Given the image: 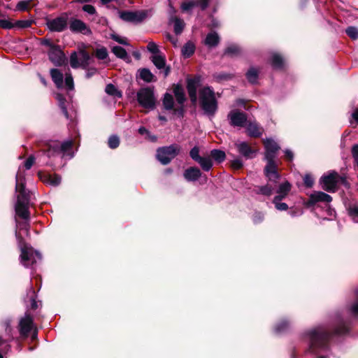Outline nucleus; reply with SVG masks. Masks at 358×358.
<instances>
[{
    "instance_id": "16",
    "label": "nucleus",
    "mask_w": 358,
    "mask_h": 358,
    "mask_svg": "<svg viewBox=\"0 0 358 358\" xmlns=\"http://www.w3.org/2000/svg\"><path fill=\"white\" fill-rule=\"evenodd\" d=\"M180 146L178 144H172L169 146L159 147L157 150L155 157H176L180 155Z\"/></svg>"
},
{
    "instance_id": "52",
    "label": "nucleus",
    "mask_w": 358,
    "mask_h": 358,
    "mask_svg": "<svg viewBox=\"0 0 358 358\" xmlns=\"http://www.w3.org/2000/svg\"><path fill=\"white\" fill-rule=\"evenodd\" d=\"M195 6L200 8L201 10H205L210 4V0H194Z\"/></svg>"
},
{
    "instance_id": "46",
    "label": "nucleus",
    "mask_w": 358,
    "mask_h": 358,
    "mask_svg": "<svg viewBox=\"0 0 358 358\" xmlns=\"http://www.w3.org/2000/svg\"><path fill=\"white\" fill-rule=\"evenodd\" d=\"M70 65L73 69H77L80 66V62H79L77 53L75 51L70 55Z\"/></svg>"
},
{
    "instance_id": "11",
    "label": "nucleus",
    "mask_w": 358,
    "mask_h": 358,
    "mask_svg": "<svg viewBox=\"0 0 358 358\" xmlns=\"http://www.w3.org/2000/svg\"><path fill=\"white\" fill-rule=\"evenodd\" d=\"M119 17L123 21L138 24L142 22L146 18L147 11L122 10L119 11Z\"/></svg>"
},
{
    "instance_id": "37",
    "label": "nucleus",
    "mask_w": 358,
    "mask_h": 358,
    "mask_svg": "<svg viewBox=\"0 0 358 358\" xmlns=\"http://www.w3.org/2000/svg\"><path fill=\"white\" fill-rule=\"evenodd\" d=\"M274 189V187H272L271 185H266L264 186H258L256 189V192L258 194H261L262 195L265 196H270L273 191Z\"/></svg>"
},
{
    "instance_id": "6",
    "label": "nucleus",
    "mask_w": 358,
    "mask_h": 358,
    "mask_svg": "<svg viewBox=\"0 0 358 358\" xmlns=\"http://www.w3.org/2000/svg\"><path fill=\"white\" fill-rule=\"evenodd\" d=\"M137 101L143 108L154 109L156 106V99L153 89L150 87L141 88L137 92Z\"/></svg>"
},
{
    "instance_id": "51",
    "label": "nucleus",
    "mask_w": 358,
    "mask_h": 358,
    "mask_svg": "<svg viewBox=\"0 0 358 358\" xmlns=\"http://www.w3.org/2000/svg\"><path fill=\"white\" fill-rule=\"evenodd\" d=\"M348 331V326L341 321H338V327L335 329V334H345Z\"/></svg>"
},
{
    "instance_id": "27",
    "label": "nucleus",
    "mask_w": 358,
    "mask_h": 358,
    "mask_svg": "<svg viewBox=\"0 0 358 358\" xmlns=\"http://www.w3.org/2000/svg\"><path fill=\"white\" fill-rule=\"evenodd\" d=\"M271 64L273 69H282L285 65V61L282 56L278 53H273L271 58Z\"/></svg>"
},
{
    "instance_id": "43",
    "label": "nucleus",
    "mask_w": 358,
    "mask_h": 358,
    "mask_svg": "<svg viewBox=\"0 0 358 358\" xmlns=\"http://www.w3.org/2000/svg\"><path fill=\"white\" fill-rule=\"evenodd\" d=\"M214 79L218 82L220 83L222 81L229 80L232 78V76L229 73H215L213 75Z\"/></svg>"
},
{
    "instance_id": "60",
    "label": "nucleus",
    "mask_w": 358,
    "mask_h": 358,
    "mask_svg": "<svg viewBox=\"0 0 358 358\" xmlns=\"http://www.w3.org/2000/svg\"><path fill=\"white\" fill-rule=\"evenodd\" d=\"M350 311L351 314L354 315H358V294L357 296L356 301L354 302L350 308Z\"/></svg>"
},
{
    "instance_id": "55",
    "label": "nucleus",
    "mask_w": 358,
    "mask_h": 358,
    "mask_svg": "<svg viewBox=\"0 0 358 358\" xmlns=\"http://www.w3.org/2000/svg\"><path fill=\"white\" fill-rule=\"evenodd\" d=\"M303 182L306 187H312L314 184V178L310 174H306L303 177Z\"/></svg>"
},
{
    "instance_id": "48",
    "label": "nucleus",
    "mask_w": 358,
    "mask_h": 358,
    "mask_svg": "<svg viewBox=\"0 0 358 358\" xmlns=\"http://www.w3.org/2000/svg\"><path fill=\"white\" fill-rule=\"evenodd\" d=\"M243 164V158H233V159L230 161L231 168L236 170L242 168Z\"/></svg>"
},
{
    "instance_id": "2",
    "label": "nucleus",
    "mask_w": 358,
    "mask_h": 358,
    "mask_svg": "<svg viewBox=\"0 0 358 358\" xmlns=\"http://www.w3.org/2000/svg\"><path fill=\"white\" fill-rule=\"evenodd\" d=\"M199 104L204 114L214 116L218 110V101L213 89L204 86L199 91Z\"/></svg>"
},
{
    "instance_id": "38",
    "label": "nucleus",
    "mask_w": 358,
    "mask_h": 358,
    "mask_svg": "<svg viewBox=\"0 0 358 358\" xmlns=\"http://www.w3.org/2000/svg\"><path fill=\"white\" fill-rule=\"evenodd\" d=\"M241 49L238 45H231L225 49L224 55H229L230 57H234L239 55Z\"/></svg>"
},
{
    "instance_id": "24",
    "label": "nucleus",
    "mask_w": 358,
    "mask_h": 358,
    "mask_svg": "<svg viewBox=\"0 0 358 358\" xmlns=\"http://www.w3.org/2000/svg\"><path fill=\"white\" fill-rule=\"evenodd\" d=\"M259 70L255 67L251 66L245 73V77L249 83L256 85L258 83Z\"/></svg>"
},
{
    "instance_id": "64",
    "label": "nucleus",
    "mask_w": 358,
    "mask_h": 358,
    "mask_svg": "<svg viewBox=\"0 0 358 358\" xmlns=\"http://www.w3.org/2000/svg\"><path fill=\"white\" fill-rule=\"evenodd\" d=\"M34 163L35 158H27V161L24 162V166L26 169L29 170L31 168Z\"/></svg>"
},
{
    "instance_id": "42",
    "label": "nucleus",
    "mask_w": 358,
    "mask_h": 358,
    "mask_svg": "<svg viewBox=\"0 0 358 358\" xmlns=\"http://www.w3.org/2000/svg\"><path fill=\"white\" fill-rule=\"evenodd\" d=\"M346 34L352 40L358 39V29L355 27H348L345 29Z\"/></svg>"
},
{
    "instance_id": "5",
    "label": "nucleus",
    "mask_w": 358,
    "mask_h": 358,
    "mask_svg": "<svg viewBox=\"0 0 358 358\" xmlns=\"http://www.w3.org/2000/svg\"><path fill=\"white\" fill-rule=\"evenodd\" d=\"M202 76L195 74L193 76L188 75L186 78V88L192 106H195L199 101L197 89L202 85Z\"/></svg>"
},
{
    "instance_id": "8",
    "label": "nucleus",
    "mask_w": 358,
    "mask_h": 358,
    "mask_svg": "<svg viewBox=\"0 0 358 358\" xmlns=\"http://www.w3.org/2000/svg\"><path fill=\"white\" fill-rule=\"evenodd\" d=\"M20 262L25 267H29L41 259V255L38 251H34L31 247L24 245L20 248Z\"/></svg>"
},
{
    "instance_id": "25",
    "label": "nucleus",
    "mask_w": 358,
    "mask_h": 358,
    "mask_svg": "<svg viewBox=\"0 0 358 358\" xmlns=\"http://www.w3.org/2000/svg\"><path fill=\"white\" fill-rule=\"evenodd\" d=\"M169 22L174 23V33L176 35L181 34L185 28L184 21L177 16H171L169 17Z\"/></svg>"
},
{
    "instance_id": "9",
    "label": "nucleus",
    "mask_w": 358,
    "mask_h": 358,
    "mask_svg": "<svg viewBox=\"0 0 358 358\" xmlns=\"http://www.w3.org/2000/svg\"><path fill=\"white\" fill-rule=\"evenodd\" d=\"M68 22V14L66 13H64L54 19L48 20L46 22V25L51 31L62 32L66 29Z\"/></svg>"
},
{
    "instance_id": "3",
    "label": "nucleus",
    "mask_w": 358,
    "mask_h": 358,
    "mask_svg": "<svg viewBox=\"0 0 358 358\" xmlns=\"http://www.w3.org/2000/svg\"><path fill=\"white\" fill-rule=\"evenodd\" d=\"M74 144L73 140L65 141L62 143L58 141H50L43 144L41 151L46 157L56 156L61 154H67L73 157L74 155Z\"/></svg>"
},
{
    "instance_id": "41",
    "label": "nucleus",
    "mask_w": 358,
    "mask_h": 358,
    "mask_svg": "<svg viewBox=\"0 0 358 358\" xmlns=\"http://www.w3.org/2000/svg\"><path fill=\"white\" fill-rule=\"evenodd\" d=\"M31 0L30 1H20L16 5V9L20 11H27L31 9L30 6Z\"/></svg>"
},
{
    "instance_id": "47",
    "label": "nucleus",
    "mask_w": 358,
    "mask_h": 358,
    "mask_svg": "<svg viewBox=\"0 0 358 358\" xmlns=\"http://www.w3.org/2000/svg\"><path fill=\"white\" fill-rule=\"evenodd\" d=\"M95 56L99 59L103 60L107 58L108 56L107 49L104 47H102L101 48L96 49L95 52Z\"/></svg>"
},
{
    "instance_id": "34",
    "label": "nucleus",
    "mask_w": 358,
    "mask_h": 358,
    "mask_svg": "<svg viewBox=\"0 0 358 358\" xmlns=\"http://www.w3.org/2000/svg\"><path fill=\"white\" fill-rule=\"evenodd\" d=\"M151 60L154 65L158 69H162L165 68L166 66V59L163 55H154L151 57Z\"/></svg>"
},
{
    "instance_id": "4",
    "label": "nucleus",
    "mask_w": 358,
    "mask_h": 358,
    "mask_svg": "<svg viewBox=\"0 0 358 358\" xmlns=\"http://www.w3.org/2000/svg\"><path fill=\"white\" fill-rule=\"evenodd\" d=\"M329 337V334L323 327L312 329L306 333V338L311 348H322Z\"/></svg>"
},
{
    "instance_id": "19",
    "label": "nucleus",
    "mask_w": 358,
    "mask_h": 358,
    "mask_svg": "<svg viewBox=\"0 0 358 358\" xmlns=\"http://www.w3.org/2000/svg\"><path fill=\"white\" fill-rule=\"evenodd\" d=\"M332 201V197L323 192H315L310 196V202L315 203L317 202L330 203Z\"/></svg>"
},
{
    "instance_id": "21",
    "label": "nucleus",
    "mask_w": 358,
    "mask_h": 358,
    "mask_svg": "<svg viewBox=\"0 0 358 358\" xmlns=\"http://www.w3.org/2000/svg\"><path fill=\"white\" fill-rule=\"evenodd\" d=\"M220 42V37L215 31L208 33L204 40V43L208 48H215Z\"/></svg>"
},
{
    "instance_id": "1",
    "label": "nucleus",
    "mask_w": 358,
    "mask_h": 358,
    "mask_svg": "<svg viewBox=\"0 0 358 358\" xmlns=\"http://www.w3.org/2000/svg\"><path fill=\"white\" fill-rule=\"evenodd\" d=\"M21 166L19 167V171L16 175V185L15 189L18 193L17 196V201L15 205L16 214L28 220L29 218V207L31 201V194L24 187V176L21 175Z\"/></svg>"
},
{
    "instance_id": "32",
    "label": "nucleus",
    "mask_w": 358,
    "mask_h": 358,
    "mask_svg": "<svg viewBox=\"0 0 358 358\" xmlns=\"http://www.w3.org/2000/svg\"><path fill=\"white\" fill-rule=\"evenodd\" d=\"M291 189V185L288 182L282 183L277 191L278 195L275 197H280L284 199Z\"/></svg>"
},
{
    "instance_id": "36",
    "label": "nucleus",
    "mask_w": 358,
    "mask_h": 358,
    "mask_svg": "<svg viewBox=\"0 0 358 358\" xmlns=\"http://www.w3.org/2000/svg\"><path fill=\"white\" fill-rule=\"evenodd\" d=\"M105 92L108 95L115 96V97H121L122 93L120 91L117 90V88L112 83H109L106 85L105 88Z\"/></svg>"
},
{
    "instance_id": "33",
    "label": "nucleus",
    "mask_w": 358,
    "mask_h": 358,
    "mask_svg": "<svg viewBox=\"0 0 358 358\" xmlns=\"http://www.w3.org/2000/svg\"><path fill=\"white\" fill-rule=\"evenodd\" d=\"M196 162L206 171H209L213 166V158H194Z\"/></svg>"
},
{
    "instance_id": "56",
    "label": "nucleus",
    "mask_w": 358,
    "mask_h": 358,
    "mask_svg": "<svg viewBox=\"0 0 358 358\" xmlns=\"http://www.w3.org/2000/svg\"><path fill=\"white\" fill-rule=\"evenodd\" d=\"M82 10L84 12L87 13L90 15H96V10L95 7L90 4H85L82 7Z\"/></svg>"
},
{
    "instance_id": "53",
    "label": "nucleus",
    "mask_w": 358,
    "mask_h": 358,
    "mask_svg": "<svg viewBox=\"0 0 358 358\" xmlns=\"http://www.w3.org/2000/svg\"><path fill=\"white\" fill-rule=\"evenodd\" d=\"M65 85L69 90L74 89L73 78L71 74H67L65 78Z\"/></svg>"
},
{
    "instance_id": "35",
    "label": "nucleus",
    "mask_w": 358,
    "mask_h": 358,
    "mask_svg": "<svg viewBox=\"0 0 358 358\" xmlns=\"http://www.w3.org/2000/svg\"><path fill=\"white\" fill-rule=\"evenodd\" d=\"M112 52L120 59H126L128 58V54L126 50L121 46H114L112 48Z\"/></svg>"
},
{
    "instance_id": "29",
    "label": "nucleus",
    "mask_w": 358,
    "mask_h": 358,
    "mask_svg": "<svg viewBox=\"0 0 358 358\" xmlns=\"http://www.w3.org/2000/svg\"><path fill=\"white\" fill-rule=\"evenodd\" d=\"M195 50V45L192 41H188L181 49L182 55L185 59L189 58L194 55Z\"/></svg>"
},
{
    "instance_id": "39",
    "label": "nucleus",
    "mask_w": 358,
    "mask_h": 358,
    "mask_svg": "<svg viewBox=\"0 0 358 358\" xmlns=\"http://www.w3.org/2000/svg\"><path fill=\"white\" fill-rule=\"evenodd\" d=\"M62 178L58 175L49 176L45 180V182H47L52 186H57L60 184Z\"/></svg>"
},
{
    "instance_id": "12",
    "label": "nucleus",
    "mask_w": 358,
    "mask_h": 358,
    "mask_svg": "<svg viewBox=\"0 0 358 358\" xmlns=\"http://www.w3.org/2000/svg\"><path fill=\"white\" fill-rule=\"evenodd\" d=\"M69 29L73 33H80L86 36H90L92 34L90 28L80 19L71 17L69 22Z\"/></svg>"
},
{
    "instance_id": "18",
    "label": "nucleus",
    "mask_w": 358,
    "mask_h": 358,
    "mask_svg": "<svg viewBox=\"0 0 358 358\" xmlns=\"http://www.w3.org/2000/svg\"><path fill=\"white\" fill-rule=\"evenodd\" d=\"M263 143L266 151L265 157H273L280 149L278 143L272 138H266Z\"/></svg>"
},
{
    "instance_id": "13",
    "label": "nucleus",
    "mask_w": 358,
    "mask_h": 358,
    "mask_svg": "<svg viewBox=\"0 0 358 358\" xmlns=\"http://www.w3.org/2000/svg\"><path fill=\"white\" fill-rule=\"evenodd\" d=\"M48 58L56 66H62L66 62V57L59 45L48 51Z\"/></svg>"
},
{
    "instance_id": "7",
    "label": "nucleus",
    "mask_w": 358,
    "mask_h": 358,
    "mask_svg": "<svg viewBox=\"0 0 358 358\" xmlns=\"http://www.w3.org/2000/svg\"><path fill=\"white\" fill-rule=\"evenodd\" d=\"M172 91L178 105L176 108L175 115L178 117H183L185 113V102L187 101L183 86L180 83H174L172 85Z\"/></svg>"
},
{
    "instance_id": "59",
    "label": "nucleus",
    "mask_w": 358,
    "mask_h": 358,
    "mask_svg": "<svg viewBox=\"0 0 358 358\" xmlns=\"http://www.w3.org/2000/svg\"><path fill=\"white\" fill-rule=\"evenodd\" d=\"M147 48L148 51L152 52V54H157L159 52V49L158 48V46L154 42H150L148 44Z\"/></svg>"
},
{
    "instance_id": "57",
    "label": "nucleus",
    "mask_w": 358,
    "mask_h": 358,
    "mask_svg": "<svg viewBox=\"0 0 358 358\" xmlns=\"http://www.w3.org/2000/svg\"><path fill=\"white\" fill-rule=\"evenodd\" d=\"M196 6L194 1H189L188 2H183L182 3L180 8L182 11H189L191 10L193 7Z\"/></svg>"
},
{
    "instance_id": "26",
    "label": "nucleus",
    "mask_w": 358,
    "mask_h": 358,
    "mask_svg": "<svg viewBox=\"0 0 358 358\" xmlns=\"http://www.w3.org/2000/svg\"><path fill=\"white\" fill-rule=\"evenodd\" d=\"M183 176L187 181H195L200 177L201 172L197 168L191 167L185 171Z\"/></svg>"
},
{
    "instance_id": "30",
    "label": "nucleus",
    "mask_w": 358,
    "mask_h": 358,
    "mask_svg": "<svg viewBox=\"0 0 358 358\" xmlns=\"http://www.w3.org/2000/svg\"><path fill=\"white\" fill-rule=\"evenodd\" d=\"M236 146L239 154L243 155V157H249L250 155L253 153V150L246 142H242Z\"/></svg>"
},
{
    "instance_id": "40",
    "label": "nucleus",
    "mask_w": 358,
    "mask_h": 358,
    "mask_svg": "<svg viewBox=\"0 0 358 358\" xmlns=\"http://www.w3.org/2000/svg\"><path fill=\"white\" fill-rule=\"evenodd\" d=\"M282 199H280V197H274L273 203L277 210L280 211L287 210L288 209V206L287 203L281 202L280 201Z\"/></svg>"
},
{
    "instance_id": "49",
    "label": "nucleus",
    "mask_w": 358,
    "mask_h": 358,
    "mask_svg": "<svg viewBox=\"0 0 358 358\" xmlns=\"http://www.w3.org/2000/svg\"><path fill=\"white\" fill-rule=\"evenodd\" d=\"M32 21L26 20H17L15 22V27L25 29L30 27L31 26Z\"/></svg>"
},
{
    "instance_id": "44",
    "label": "nucleus",
    "mask_w": 358,
    "mask_h": 358,
    "mask_svg": "<svg viewBox=\"0 0 358 358\" xmlns=\"http://www.w3.org/2000/svg\"><path fill=\"white\" fill-rule=\"evenodd\" d=\"M108 144L109 148H110L112 149L117 148L120 145L119 137L116 135L110 136L108 138Z\"/></svg>"
},
{
    "instance_id": "54",
    "label": "nucleus",
    "mask_w": 358,
    "mask_h": 358,
    "mask_svg": "<svg viewBox=\"0 0 358 358\" xmlns=\"http://www.w3.org/2000/svg\"><path fill=\"white\" fill-rule=\"evenodd\" d=\"M0 27L4 29H10L15 27V23L8 20H0Z\"/></svg>"
},
{
    "instance_id": "10",
    "label": "nucleus",
    "mask_w": 358,
    "mask_h": 358,
    "mask_svg": "<svg viewBox=\"0 0 358 358\" xmlns=\"http://www.w3.org/2000/svg\"><path fill=\"white\" fill-rule=\"evenodd\" d=\"M338 181V174L336 171H331L327 175L323 176L320 182L323 189L327 192H334L337 189Z\"/></svg>"
},
{
    "instance_id": "45",
    "label": "nucleus",
    "mask_w": 358,
    "mask_h": 358,
    "mask_svg": "<svg viewBox=\"0 0 358 358\" xmlns=\"http://www.w3.org/2000/svg\"><path fill=\"white\" fill-rule=\"evenodd\" d=\"M348 214L354 222L358 223V206H354L348 208Z\"/></svg>"
},
{
    "instance_id": "63",
    "label": "nucleus",
    "mask_w": 358,
    "mask_h": 358,
    "mask_svg": "<svg viewBox=\"0 0 358 358\" xmlns=\"http://www.w3.org/2000/svg\"><path fill=\"white\" fill-rule=\"evenodd\" d=\"M41 44L50 48V50H52L55 46L58 45L54 44L50 39L43 38L41 41Z\"/></svg>"
},
{
    "instance_id": "50",
    "label": "nucleus",
    "mask_w": 358,
    "mask_h": 358,
    "mask_svg": "<svg viewBox=\"0 0 358 358\" xmlns=\"http://www.w3.org/2000/svg\"><path fill=\"white\" fill-rule=\"evenodd\" d=\"M110 38L114 40L115 41L117 42L118 43L124 45H129V43L127 41V39L126 38H123L120 36L119 35L116 34H110Z\"/></svg>"
},
{
    "instance_id": "15",
    "label": "nucleus",
    "mask_w": 358,
    "mask_h": 358,
    "mask_svg": "<svg viewBox=\"0 0 358 358\" xmlns=\"http://www.w3.org/2000/svg\"><path fill=\"white\" fill-rule=\"evenodd\" d=\"M267 159V164L264 168V174L269 181L277 182L280 177L277 171V165L273 158Z\"/></svg>"
},
{
    "instance_id": "23",
    "label": "nucleus",
    "mask_w": 358,
    "mask_h": 358,
    "mask_svg": "<svg viewBox=\"0 0 358 358\" xmlns=\"http://www.w3.org/2000/svg\"><path fill=\"white\" fill-rule=\"evenodd\" d=\"M50 76L52 81L57 88H61L63 87L64 76L59 69H52L50 70Z\"/></svg>"
},
{
    "instance_id": "20",
    "label": "nucleus",
    "mask_w": 358,
    "mask_h": 358,
    "mask_svg": "<svg viewBox=\"0 0 358 358\" xmlns=\"http://www.w3.org/2000/svg\"><path fill=\"white\" fill-rule=\"evenodd\" d=\"M247 131L250 137L259 138L264 130L256 122H250L247 126Z\"/></svg>"
},
{
    "instance_id": "22",
    "label": "nucleus",
    "mask_w": 358,
    "mask_h": 358,
    "mask_svg": "<svg viewBox=\"0 0 358 358\" xmlns=\"http://www.w3.org/2000/svg\"><path fill=\"white\" fill-rule=\"evenodd\" d=\"M162 105L165 110H172L173 114L175 115V110L176 107H175L174 98L171 94L166 92L164 94L162 98Z\"/></svg>"
},
{
    "instance_id": "14",
    "label": "nucleus",
    "mask_w": 358,
    "mask_h": 358,
    "mask_svg": "<svg viewBox=\"0 0 358 358\" xmlns=\"http://www.w3.org/2000/svg\"><path fill=\"white\" fill-rule=\"evenodd\" d=\"M227 118L232 127H243L247 122V115L238 110H231L227 115Z\"/></svg>"
},
{
    "instance_id": "58",
    "label": "nucleus",
    "mask_w": 358,
    "mask_h": 358,
    "mask_svg": "<svg viewBox=\"0 0 358 358\" xmlns=\"http://www.w3.org/2000/svg\"><path fill=\"white\" fill-rule=\"evenodd\" d=\"M289 326V324L287 321H282L279 324H278L275 327V331L277 333H281L285 331Z\"/></svg>"
},
{
    "instance_id": "31",
    "label": "nucleus",
    "mask_w": 358,
    "mask_h": 358,
    "mask_svg": "<svg viewBox=\"0 0 358 358\" xmlns=\"http://www.w3.org/2000/svg\"><path fill=\"white\" fill-rule=\"evenodd\" d=\"M80 54L81 55L80 66L83 69H87V68L88 67V66L90 64L92 57L90 55V53L87 51H86L85 50H80Z\"/></svg>"
},
{
    "instance_id": "28",
    "label": "nucleus",
    "mask_w": 358,
    "mask_h": 358,
    "mask_svg": "<svg viewBox=\"0 0 358 358\" xmlns=\"http://www.w3.org/2000/svg\"><path fill=\"white\" fill-rule=\"evenodd\" d=\"M138 73L139 78L146 83L155 82L157 80L150 70L147 68L140 69Z\"/></svg>"
},
{
    "instance_id": "62",
    "label": "nucleus",
    "mask_w": 358,
    "mask_h": 358,
    "mask_svg": "<svg viewBox=\"0 0 358 358\" xmlns=\"http://www.w3.org/2000/svg\"><path fill=\"white\" fill-rule=\"evenodd\" d=\"M208 157H226V154L221 150L213 149Z\"/></svg>"
},
{
    "instance_id": "61",
    "label": "nucleus",
    "mask_w": 358,
    "mask_h": 358,
    "mask_svg": "<svg viewBox=\"0 0 358 358\" xmlns=\"http://www.w3.org/2000/svg\"><path fill=\"white\" fill-rule=\"evenodd\" d=\"M220 27V22L214 17L211 18L210 22L208 25V27L210 29H217V28H219Z\"/></svg>"
},
{
    "instance_id": "17",
    "label": "nucleus",
    "mask_w": 358,
    "mask_h": 358,
    "mask_svg": "<svg viewBox=\"0 0 358 358\" xmlns=\"http://www.w3.org/2000/svg\"><path fill=\"white\" fill-rule=\"evenodd\" d=\"M19 327L20 334L27 336L33 327L32 317L29 314H25L20 320Z\"/></svg>"
}]
</instances>
